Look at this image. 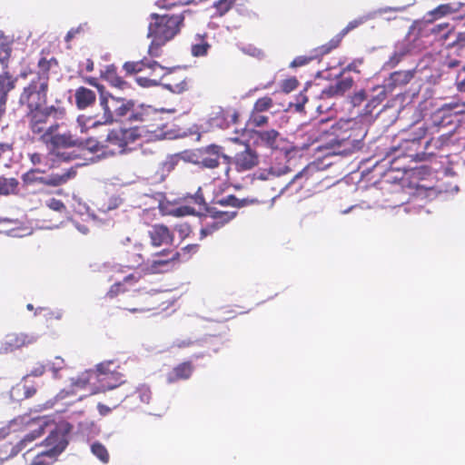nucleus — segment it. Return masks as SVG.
Instances as JSON below:
<instances>
[{"instance_id": "obj_1", "label": "nucleus", "mask_w": 465, "mask_h": 465, "mask_svg": "<svg viewBox=\"0 0 465 465\" xmlns=\"http://www.w3.org/2000/svg\"><path fill=\"white\" fill-rule=\"evenodd\" d=\"M99 92V104L102 113L89 116H79L77 123L83 133L86 128H94L103 124H109L114 122L126 119L130 124L144 122L149 119L153 113L151 106L143 104L136 105L132 99L118 95L116 93L104 92V88L96 84Z\"/></svg>"}, {"instance_id": "obj_2", "label": "nucleus", "mask_w": 465, "mask_h": 465, "mask_svg": "<svg viewBox=\"0 0 465 465\" xmlns=\"http://www.w3.org/2000/svg\"><path fill=\"white\" fill-rule=\"evenodd\" d=\"M53 64H56L53 58L39 59L37 71L30 74L29 83L24 87L19 97L20 104L25 105L27 109H37L45 104L49 87V71Z\"/></svg>"}, {"instance_id": "obj_3", "label": "nucleus", "mask_w": 465, "mask_h": 465, "mask_svg": "<svg viewBox=\"0 0 465 465\" xmlns=\"http://www.w3.org/2000/svg\"><path fill=\"white\" fill-rule=\"evenodd\" d=\"M331 135L326 147L335 154L346 155L361 149L366 132L354 121H341L331 127Z\"/></svg>"}, {"instance_id": "obj_4", "label": "nucleus", "mask_w": 465, "mask_h": 465, "mask_svg": "<svg viewBox=\"0 0 465 465\" xmlns=\"http://www.w3.org/2000/svg\"><path fill=\"white\" fill-rule=\"evenodd\" d=\"M465 114V95L454 96L448 103L441 105L430 116V123L418 127V137H426L453 129L456 124L454 118Z\"/></svg>"}, {"instance_id": "obj_5", "label": "nucleus", "mask_w": 465, "mask_h": 465, "mask_svg": "<svg viewBox=\"0 0 465 465\" xmlns=\"http://www.w3.org/2000/svg\"><path fill=\"white\" fill-rule=\"evenodd\" d=\"M116 367L114 361L101 362L96 365L95 371H86L77 378H72V385L82 388L93 378H95L99 384L94 388L93 394L114 390L124 383L123 375L115 371Z\"/></svg>"}, {"instance_id": "obj_6", "label": "nucleus", "mask_w": 465, "mask_h": 465, "mask_svg": "<svg viewBox=\"0 0 465 465\" xmlns=\"http://www.w3.org/2000/svg\"><path fill=\"white\" fill-rule=\"evenodd\" d=\"M71 429L72 427L68 423L55 425L45 440V444L48 449L36 454L30 465H51L53 460L65 450L68 444L67 435Z\"/></svg>"}, {"instance_id": "obj_7", "label": "nucleus", "mask_w": 465, "mask_h": 465, "mask_svg": "<svg viewBox=\"0 0 465 465\" xmlns=\"http://www.w3.org/2000/svg\"><path fill=\"white\" fill-rule=\"evenodd\" d=\"M150 17L152 21L149 23L147 37L153 38L160 44L173 39L179 33L184 20L183 15H159L153 13Z\"/></svg>"}, {"instance_id": "obj_8", "label": "nucleus", "mask_w": 465, "mask_h": 465, "mask_svg": "<svg viewBox=\"0 0 465 465\" xmlns=\"http://www.w3.org/2000/svg\"><path fill=\"white\" fill-rule=\"evenodd\" d=\"M139 134L137 130L134 128L128 129H116L111 131L106 137L104 145L108 147L106 150H103V153L97 157L106 158L118 153H124L126 151V147L130 143L134 142Z\"/></svg>"}, {"instance_id": "obj_9", "label": "nucleus", "mask_w": 465, "mask_h": 465, "mask_svg": "<svg viewBox=\"0 0 465 465\" xmlns=\"http://www.w3.org/2000/svg\"><path fill=\"white\" fill-rule=\"evenodd\" d=\"M452 135L453 129L429 135L430 138L426 141L423 150L420 153H409V156L415 162L426 161L430 157L436 155L443 148L449 146L451 143Z\"/></svg>"}, {"instance_id": "obj_10", "label": "nucleus", "mask_w": 465, "mask_h": 465, "mask_svg": "<svg viewBox=\"0 0 465 465\" xmlns=\"http://www.w3.org/2000/svg\"><path fill=\"white\" fill-rule=\"evenodd\" d=\"M64 114V108L51 105L47 107H38L37 109H28L26 116L29 122V128L32 133L42 135L49 117L52 116L54 119H61Z\"/></svg>"}, {"instance_id": "obj_11", "label": "nucleus", "mask_w": 465, "mask_h": 465, "mask_svg": "<svg viewBox=\"0 0 465 465\" xmlns=\"http://www.w3.org/2000/svg\"><path fill=\"white\" fill-rule=\"evenodd\" d=\"M234 164L238 171L251 170L258 164V153L252 149L249 140L242 134L234 136Z\"/></svg>"}, {"instance_id": "obj_12", "label": "nucleus", "mask_w": 465, "mask_h": 465, "mask_svg": "<svg viewBox=\"0 0 465 465\" xmlns=\"http://www.w3.org/2000/svg\"><path fill=\"white\" fill-rule=\"evenodd\" d=\"M37 336L25 333L7 334L0 345V353H7L18 350L24 346L33 344L37 341Z\"/></svg>"}, {"instance_id": "obj_13", "label": "nucleus", "mask_w": 465, "mask_h": 465, "mask_svg": "<svg viewBox=\"0 0 465 465\" xmlns=\"http://www.w3.org/2000/svg\"><path fill=\"white\" fill-rule=\"evenodd\" d=\"M254 135H256L260 139L262 144L272 150L280 149L281 145L284 143V139H282L279 132H277L274 129L261 132L253 130H244L242 133V136L243 138H251Z\"/></svg>"}, {"instance_id": "obj_14", "label": "nucleus", "mask_w": 465, "mask_h": 465, "mask_svg": "<svg viewBox=\"0 0 465 465\" xmlns=\"http://www.w3.org/2000/svg\"><path fill=\"white\" fill-rule=\"evenodd\" d=\"M341 79H339L334 84H331L325 89L322 91L321 97L322 98H331L335 96H341L347 91L351 89L353 85V79L351 76H343L341 75Z\"/></svg>"}, {"instance_id": "obj_15", "label": "nucleus", "mask_w": 465, "mask_h": 465, "mask_svg": "<svg viewBox=\"0 0 465 465\" xmlns=\"http://www.w3.org/2000/svg\"><path fill=\"white\" fill-rule=\"evenodd\" d=\"M153 246L158 247L162 245L171 244L173 242V234L169 229L163 224H155L148 231Z\"/></svg>"}, {"instance_id": "obj_16", "label": "nucleus", "mask_w": 465, "mask_h": 465, "mask_svg": "<svg viewBox=\"0 0 465 465\" xmlns=\"http://www.w3.org/2000/svg\"><path fill=\"white\" fill-rule=\"evenodd\" d=\"M223 158L227 163L228 157L220 153V148L216 145L209 146L205 153H200L199 165L204 168H215L219 164V159Z\"/></svg>"}, {"instance_id": "obj_17", "label": "nucleus", "mask_w": 465, "mask_h": 465, "mask_svg": "<svg viewBox=\"0 0 465 465\" xmlns=\"http://www.w3.org/2000/svg\"><path fill=\"white\" fill-rule=\"evenodd\" d=\"M212 213V217L214 219L211 223H207L205 227H203L200 231V239H203L206 236L212 234L214 231L218 230L220 227H222L225 223H228L232 217V214L229 213L224 212H215L213 213L212 211H209Z\"/></svg>"}, {"instance_id": "obj_18", "label": "nucleus", "mask_w": 465, "mask_h": 465, "mask_svg": "<svg viewBox=\"0 0 465 465\" xmlns=\"http://www.w3.org/2000/svg\"><path fill=\"white\" fill-rule=\"evenodd\" d=\"M373 92L375 94L368 100V103L361 113V116H372L374 110L387 98L386 86H376L373 88Z\"/></svg>"}, {"instance_id": "obj_19", "label": "nucleus", "mask_w": 465, "mask_h": 465, "mask_svg": "<svg viewBox=\"0 0 465 465\" xmlns=\"http://www.w3.org/2000/svg\"><path fill=\"white\" fill-rule=\"evenodd\" d=\"M36 428L34 429L30 433L26 434L12 450L11 454L16 455L18 452L27 447L28 443H31L35 439L40 437L44 432V428L46 422L44 420H38L35 421Z\"/></svg>"}, {"instance_id": "obj_20", "label": "nucleus", "mask_w": 465, "mask_h": 465, "mask_svg": "<svg viewBox=\"0 0 465 465\" xmlns=\"http://www.w3.org/2000/svg\"><path fill=\"white\" fill-rule=\"evenodd\" d=\"M144 66L151 68L153 71H156L157 69L161 70L162 72L164 71L163 74H167L171 73V69L162 66L156 61H149L147 59H143L139 62H126L124 64V69L125 70V72L127 74H131L141 72Z\"/></svg>"}, {"instance_id": "obj_21", "label": "nucleus", "mask_w": 465, "mask_h": 465, "mask_svg": "<svg viewBox=\"0 0 465 465\" xmlns=\"http://www.w3.org/2000/svg\"><path fill=\"white\" fill-rule=\"evenodd\" d=\"M424 137H418V128L411 134V137L408 139H405L402 141V143L400 144V147L398 151L401 153L397 155L399 156H405L412 160L409 156V153H420V140Z\"/></svg>"}, {"instance_id": "obj_22", "label": "nucleus", "mask_w": 465, "mask_h": 465, "mask_svg": "<svg viewBox=\"0 0 465 465\" xmlns=\"http://www.w3.org/2000/svg\"><path fill=\"white\" fill-rule=\"evenodd\" d=\"M50 143L55 148L78 147L81 143V138L73 134L70 131L64 134H56L50 137Z\"/></svg>"}, {"instance_id": "obj_23", "label": "nucleus", "mask_w": 465, "mask_h": 465, "mask_svg": "<svg viewBox=\"0 0 465 465\" xmlns=\"http://www.w3.org/2000/svg\"><path fill=\"white\" fill-rule=\"evenodd\" d=\"M75 104L78 109H85L94 104L96 94L86 87H79L74 94Z\"/></svg>"}, {"instance_id": "obj_24", "label": "nucleus", "mask_w": 465, "mask_h": 465, "mask_svg": "<svg viewBox=\"0 0 465 465\" xmlns=\"http://www.w3.org/2000/svg\"><path fill=\"white\" fill-rule=\"evenodd\" d=\"M414 76L412 70L396 71L390 74L387 86L391 91L398 86L408 84Z\"/></svg>"}, {"instance_id": "obj_25", "label": "nucleus", "mask_w": 465, "mask_h": 465, "mask_svg": "<svg viewBox=\"0 0 465 465\" xmlns=\"http://www.w3.org/2000/svg\"><path fill=\"white\" fill-rule=\"evenodd\" d=\"M365 22V19L363 17H360L357 19H354L348 23V25L336 35L335 38L331 39L330 43L328 44V46L323 45L322 48H324V52H330L331 49L336 48L341 39L351 30L357 28L361 25H362Z\"/></svg>"}, {"instance_id": "obj_26", "label": "nucleus", "mask_w": 465, "mask_h": 465, "mask_svg": "<svg viewBox=\"0 0 465 465\" xmlns=\"http://www.w3.org/2000/svg\"><path fill=\"white\" fill-rule=\"evenodd\" d=\"M168 254L167 250H163L161 253H157L155 256L157 258L153 259L151 262L150 270L153 273L163 272L167 271L169 263L174 260H176L179 256L177 252H172V255L166 259H163L162 256H165Z\"/></svg>"}, {"instance_id": "obj_27", "label": "nucleus", "mask_w": 465, "mask_h": 465, "mask_svg": "<svg viewBox=\"0 0 465 465\" xmlns=\"http://www.w3.org/2000/svg\"><path fill=\"white\" fill-rule=\"evenodd\" d=\"M192 373V364L190 362H183L167 374L166 381L168 383H173L180 380H187Z\"/></svg>"}, {"instance_id": "obj_28", "label": "nucleus", "mask_w": 465, "mask_h": 465, "mask_svg": "<svg viewBox=\"0 0 465 465\" xmlns=\"http://www.w3.org/2000/svg\"><path fill=\"white\" fill-rule=\"evenodd\" d=\"M76 172L71 168L63 173H52L48 176H44V179L40 180V183L49 186H58L65 183L68 180L74 177Z\"/></svg>"}, {"instance_id": "obj_29", "label": "nucleus", "mask_w": 465, "mask_h": 465, "mask_svg": "<svg viewBox=\"0 0 465 465\" xmlns=\"http://www.w3.org/2000/svg\"><path fill=\"white\" fill-rule=\"evenodd\" d=\"M16 78H14L7 71L0 74V102L6 103L7 95L15 87Z\"/></svg>"}, {"instance_id": "obj_30", "label": "nucleus", "mask_w": 465, "mask_h": 465, "mask_svg": "<svg viewBox=\"0 0 465 465\" xmlns=\"http://www.w3.org/2000/svg\"><path fill=\"white\" fill-rule=\"evenodd\" d=\"M211 45L205 39V35L197 34L191 45V53L194 57L205 56Z\"/></svg>"}, {"instance_id": "obj_31", "label": "nucleus", "mask_w": 465, "mask_h": 465, "mask_svg": "<svg viewBox=\"0 0 465 465\" xmlns=\"http://www.w3.org/2000/svg\"><path fill=\"white\" fill-rule=\"evenodd\" d=\"M12 53V42L0 31V64L4 69L8 67V61Z\"/></svg>"}, {"instance_id": "obj_32", "label": "nucleus", "mask_w": 465, "mask_h": 465, "mask_svg": "<svg viewBox=\"0 0 465 465\" xmlns=\"http://www.w3.org/2000/svg\"><path fill=\"white\" fill-rule=\"evenodd\" d=\"M90 450L102 463L107 464L110 460V455L104 444L99 441H94L90 445Z\"/></svg>"}, {"instance_id": "obj_33", "label": "nucleus", "mask_w": 465, "mask_h": 465, "mask_svg": "<svg viewBox=\"0 0 465 465\" xmlns=\"http://www.w3.org/2000/svg\"><path fill=\"white\" fill-rule=\"evenodd\" d=\"M78 147L86 149L92 153H96L99 155L103 153V150H106L108 146L104 145V143H101L100 142L93 138H89L86 140L81 138V143L78 144Z\"/></svg>"}, {"instance_id": "obj_34", "label": "nucleus", "mask_w": 465, "mask_h": 465, "mask_svg": "<svg viewBox=\"0 0 465 465\" xmlns=\"http://www.w3.org/2000/svg\"><path fill=\"white\" fill-rule=\"evenodd\" d=\"M18 181L15 178L0 177V194H9L15 191Z\"/></svg>"}, {"instance_id": "obj_35", "label": "nucleus", "mask_w": 465, "mask_h": 465, "mask_svg": "<svg viewBox=\"0 0 465 465\" xmlns=\"http://www.w3.org/2000/svg\"><path fill=\"white\" fill-rule=\"evenodd\" d=\"M273 106V101L270 96L259 98L253 105L252 111L263 113L269 111Z\"/></svg>"}, {"instance_id": "obj_36", "label": "nucleus", "mask_w": 465, "mask_h": 465, "mask_svg": "<svg viewBox=\"0 0 465 465\" xmlns=\"http://www.w3.org/2000/svg\"><path fill=\"white\" fill-rule=\"evenodd\" d=\"M268 120H269L268 116L262 114V113H258V112L252 110L249 120H248V124H250L253 127H261V126L266 125L268 123Z\"/></svg>"}, {"instance_id": "obj_37", "label": "nucleus", "mask_w": 465, "mask_h": 465, "mask_svg": "<svg viewBox=\"0 0 465 465\" xmlns=\"http://www.w3.org/2000/svg\"><path fill=\"white\" fill-rule=\"evenodd\" d=\"M290 171H291V169L287 165H282V166L272 165L267 170L268 174L264 175L263 173H262L261 178L268 179L269 175L278 177V176H282V175L288 173Z\"/></svg>"}, {"instance_id": "obj_38", "label": "nucleus", "mask_w": 465, "mask_h": 465, "mask_svg": "<svg viewBox=\"0 0 465 465\" xmlns=\"http://www.w3.org/2000/svg\"><path fill=\"white\" fill-rule=\"evenodd\" d=\"M41 173L38 169H32L22 175L24 183L29 185L35 183H40V180L44 179V176H37V173Z\"/></svg>"}, {"instance_id": "obj_39", "label": "nucleus", "mask_w": 465, "mask_h": 465, "mask_svg": "<svg viewBox=\"0 0 465 465\" xmlns=\"http://www.w3.org/2000/svg\"><path fill=\"white\" fill-rule=\"evenodd\" d=\"M324 132H322L318 126H312V128L307 132L306 135L309 136L310 143H304L302 145V148H307L310 144H312L318 142Z\"/></svg>"}, {"instance_id": "obj_40", "label": "nucleus", "mask_w": 465, "mask_h": 465, "mask_svg": "<svg viewBox=\"0 0 465 465\" xmlns=\"http://www.w3.org/2000/svg\"><path fill=\"white\" fill-rule=\"evenodd\" d=\"M232 5V0H218L213 3V7L219 15L226 14Z\"/></svg>"}, {"instance_id": "obj_41", "label": "nucleus", "mask_w": 465, "mask_h": 465, "mask_svg": "<svg viewBox=\"0 0 465 465\" xmlns=\"http://www.w3.org/2000/svg\"><path fill=\"white\" fill-rule=\"evenodd\" d=\"M47 366L53 372L54 379L58 378V371L64 367V361L61 357H55L53 361H49Z\"/></svg>"}, {"instance_id": "obj_42", "label": "nucleus", "mask_w": 465, "mask_h": 465, "mask_svg": "<svg viewBox=\"0 0 465 465\" xmlns=\"http://www.w3.org/2000/svg\"><path fill=\"white\" fill-rule=\"evenodd\" d=\"M451 31L452 27L448 23L438 24L431 28L432 34H441L443 38H447Z\"/></svg>"}, {"instance_id": "obj_43", "label": "nucleus", "mask_w": 465, "mask_h": 465, "mask_svg": "<svg viewBox=\"0 0 465 465\" xmlns=\"http://www.w3.org/2000/svg\"><path fill=\"white\" fill-rule=\"evenodd\" d=\"M299 85V82L295 77L285 79L282 83V89L285 93H290L295 90Z\"/></svg>"}, {"instance_id": "obj_44", "label": "nucleus", "mask_w": 465, "mask_h": 465, "mask_svg": "<svg viewBox=\"0 0 465 465\" xmlns=\"http://www.w3.org/2000/svg\"><path fill=\"white\" fill-rule=\"evenodd\" d=\"M108 80H109L110 84H112V86H114L119 90L124 91V90L129 88V84L126 82H124V80H122V78H120L117 75L108 76Z\"/></svg>"}, {"instance_id": "obj_45", "label": "nucleus", "mask_w": 465, "mask_h": 465, "mask_svg": "<svg viewBox=\"0 0 465 465\" xmlns=\"http://www.w3.org/2000/svg\"><path fill=\"white\" fill-rule=\"evenodd\" d=\"M136 393L138 394V397L142 402L148 403L150 401L151 391L148 387L142 386V387L138 388Z\"/></svg>"}, {"instance_id": "obj_46", "label": "nucleus", "mask_w": 465, "mask_h": 465, "mask_svg": "<svg viewBox=\"0 0 465 465\" xmlns=\"http://www.w3.org/2000/svg\"><path fill=\"white\" fill-rule=\"evenodd\" d=\"M172 213L177 217H183L194 213V209L190 206H181L173 210Z\"/></svg>"}, {"instance_id": "obj_47", "label": "nucleus", "mask_w": 465, "mask_h": 465, "mask_svg": "<svg viewBox=\"0 0 465 465\" xmlns=\"http://www.w3.org/2000/svg\"><path fill=\"white\" fill-rule=\"evenodd\" d=\"M164 44L156 43L155 39L152 38L151 45L148 49V53L152 57H158L161 54V47Z\"/></svg>"}, {"instance_id": "obj_48", "label": "nucleus", "mask_w": 465, "mask_h": 465, "mask_svg": "<svg viewBox=\"0 0 465 465\" xmlns=\"http://www.w3.org/2000/svg\"><path fill=\"white\" fill-rule=\"evenodd\" d=\"M367 97L368 96L366 92L364 90H361L351 96V101L353 106H359L363 101L367 99Z\"/></svg>"}, {"instance_id": "obj_49", "label": "nucleus", "mask_w": 465, "mask_h": 465, "mask_svg": "<svg viewBox=\"0 0 465 465\" xmlns=\"http://www.w3.org/2000/svg\"><path fill=\"white\" fill-rule=\"evenodd\" d=\"M46 205L50 209L56 211V212H62V211L65 210V205L64 204V203L62 201L54 199V198L48 200L46 202Z\"/></svg>"}, {"instance_id": "obj_50", "label": "nucleus", "mask_w": 465, "mask_h": 465, "mask_svg": "<svg viewBox=\"0 0 465 465\" xmlns=\"http://www.w3.org/2000/svg\"><path fill=\"white\" fill-rule=\"evenodd\" d=\"M456 9L452 8L450 4L440 5L434 11V15H439V16L445 15L447 14L454 13Z\"/></svg>"}, {"instance_id": "obj_51", "label": "nucleus", "mask_w": 465, "mask_h": 465, "mask_svg": "<svg viewBox=\"0 0 465 465\" xmlns=\"http://www.w3.org/2000/svg\"><path fill=\"white\" fill-rule=\"evenodd\" d=\"M164 88L170 90L173 93L180 94L186 88V83L184 81H182L180 83H177L175 84H163Z\"/></svg>"}, {"instance_id": "obj_52", "label": "nucleus", "mask_w": 465, "mask_h": 465, "mask_svg": "<svg viewBox=\"0 0 465 465\" xmlns=\"http://www.w3.org/2000/svg\"><path fill=\"white\" fill-rule=\"evenodd\" d=\"M362 64L361 60H354L350 63L347 66H345L342 71L340 73V75L344 74L346 72H355L360 73L359 66Z\"/></svg>"}, {"instance_id": "obj_53", "label": "nucleus", "mask_w": 465, "mask_h": 465, "mask_svg": "<svg viewBox=\"0 0 465 465\" xmlns=\"http://www.w3.org/2000/svg\"><path fill=\"white\" fill-rule=\"evenodd\" d=\"M210 125L212 127H217V128L223 129V128H226L228 126V124L225 121V119L222 115H220V116H216V117L212 118L210 120Z\"/></svg>"}, {"instance_id": "obj_54", "label": "nucleus", "mask_w": 465, "mask_h": 465, "mask_svg": "<svg viewBox=\"0 0 465 465\" xmlns=\"http://www.w3.org/2000/svg\"><path fill=\"white\" fill-rule=\"evenodd\" d=\"M258 200L256 199H249V198H243V199H238L234 196V208H242L244 206H247L249 204L257 203Z\"/></svg>"}, {"instance_id": "obj_55", "label": "nucleus", "mask_w": 465, "mask_h": 465, "mask_svg": "<svg viewBox=\"0 0 465 465\" xmlns=\"http://www.w3.org/2000/svg\"><path fill=\"white\" fill-rule=\"evenodd\" d=\"M45 365L42 363H36L35 366H34L33 369L31 370L29 375L35 377L42 376L45 371Z\"/></svg>"}, {"instance_id": "obj_56", "label": "nucleus", "mask_w": 465, "mask_h": 465, "mask_svg": "<svg viewBox=\"0 0 465 465\" xmlns=\"http://www.w3.org/2000/svg\"><path fill=\"white\" fill-rule=\"evenodd\" d=\"M183 159L187 162L195 163L199 165V160H200V153H184Z\"/></svg>"}, {"instance_id": "obj_57", "label": "nucleus", "mask_w": 465, "mask_h": 465, "mask_svg": "<svg viewBox=\"0 0 465 465\" xmlns=\"http://www.w3.org/2000/svg\"><path fill=\"white\" fill-rule=\"evenodd\" d=\"M191 198L193 200L194 203H196V204H199V205H204L205 204L204 198H203V195L202 193L201 188H198V190L195 193V194L192 195Z\"/></svg>"}, {"instance_id": "obj_58", "label": "nucleus", "mask_w": 465, "mask_h": 465, "mask_svg": "<svg viewBox=\"0 0 465 465\" xmlns=\"http://www.w3.org/2000/svg\"><path fill=\"white\" fill-rule=\"evenodd\" d=\"M137 82L142 86H153L157 85L159 83L155 79H148V78H138Z\"/></svg>"}, {"instance_id": "obj_59", "label": "nucleus", "mask_w": 465, "mask_h": 465, "mask_svg": "<svg viewBox=\"0 0 465 465\" xmlns=\"http://www.w3.org/2000/svg\"><path fill=\"white\" fill-rule=\"evenodd\" d=\"M57 128H58V124H52L47 128L45 127V129L41 136L43 138H45L46 136L52 137V135H54V133L57 130Z\"/></svg>"}, {"instance_id": "obj_60", "label": "nucleus", "mask_w": 465, "mask_h": 465, "mask_svg": "<svg viewBox=\"0 0 465 465\" xmlns=\"http://www.w3.org/2000/svg\"><path fill=\"white\" fill-rule=\"evenodd\" d=\"M6 113V103L0 102V126L4 123V118Z\"/></svg>"}, {"instance_id": "obj_61", "label": "nucleus", "mask_w": 465, "mask_h": 465, "mask_svg": "<svg viewBox=\"0 0 465 465\" xmlns=\"http://www.w3.org/2000/svg\"><path fill=\"white\" fill-rule=\"evenodd\" d=\"M30 160L34 164H39L42 162V154L35 153L30 154Z\"/></svg>"}, {"instance_id": "obj_62", "label": "nucleus", "mask_w": 465, "mask_h": 465, "mask_svg": "<svg viewBox=\"0 0 465 465\" xmlns=\"http://www.w3.org/2000/svg\"><path fill=\"white\" fill-rule=\"evenodd\" d=\"M308 60L309 59H307L306 57L300 56L293 60L292 64L295 66H301L305 64L308 62Z\"/></svg>"}, {"instance_id": "obj_63", "label": "nucleus", "mask_w": 465, "mask_h": 465, "mask_svg": "<svg viewBox=\"0 0 465 465\" xmlns=\"http://www.w3.org/2000/svg\"><path fill=\"white\" fill-rule=\"evenodd\" d=\"M198 249H199L198 244H189V245L185 246L184 248H183V251L195 253L198 251Z\"/></svg>"}, {"instance_id": "obj_64", "label": "nucleus", "mask_w": 465, "mask_h": 465, "mask_svg": "<svg viewBox=\"0 0 465 465\" xmlns=\"http://www.w3.org/2000/svg\"><path fill=\"white\" fill-rule=\"evenodd\" d=\"M222 205H232V194L226 196L224 199L219 201Z\"/></svg>"}]
</instances>
